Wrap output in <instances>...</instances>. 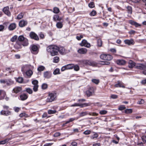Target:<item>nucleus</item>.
Instances as JSON below:
<instances>
[{"label":"nucleus","mask_w":146,"mask_h":146,"mask_svg":"<svg viewBox=\"0 0 146 146\" xmlns=\"http://www.w3.org/2000/svg\"><path fill=\"white\" fill-rule=\"evenodd\" d=\"M58 46L55 45H51L48 46L46 48L47 51L50 53L52 56L58 55Z\"/></svg>","instance_id":"obj_1"},{"label":"nucleus","mask_w":146,"mask_h":146,"mask_svg":"<svg viewBox=\"0 0 146 146\" xmlns=\"http://www.w3.org/2000/svg\"><path fill=\"white\" fill-rule=\"evenodd\" d=\"M56 93L55 92H49L48 96L46 100L47 102H51L55 100L56 97Z\"/></svg>","instance_id":"obj_2"},{"label":"nucleus","mask_w":146,"mask_h":146,"mask_svg":"<svg viewBox=\"0 0 146 146\" xmlns=\"http://www.w3.org/2000/svg\"><path fill=\"white\" fill-rule=\"evenodd\" d=\"M100 57L102 59L108 61H110L113 58L112 56L109 54H102L100 55Z\"/></svg>","instance_id":"obj_3"},{"label":"nucleus","mask_w":146,"mask_h":146,"mask_svg":"<svg viewBox=\"0 0 146 146\" xmlns=\"http://www.w3.org/2000/svg\"><path fill=\"white\" fill-rule=\"evenodd\" d=\"M135 68L141 70L146 69V62L144 63H137L135 66Z\"/></svg>","instance_id":"obj_4"},{"label":"nucleus","mask_w":146,"mask_h":146,"mask_svg":"<svg viewBox=\"0 0 146 146\" xmlns=\"http://www.w3.org/2000/svg\"><path fill=\"white\" fill-rule=\"evenodd\" d=\"M31 52L32 53L36 54L38 53L39 48L36 45H33L31 46Z\"/></svg>","instance_id":"obj_5"},{"label":"nucleus","mask_w":146,"mask_h":146,"mask_svg":"<svg viewBox=\"0 0 146 146\" xmlns=\"http://www.w3.org/2000/svg\"><path fill=\"white\" fill-rule=\"evenodd\" d=\"M86 94L87 97H90L92 96L94 93V89L93 87H90L86 91Z\"/></svg>","instance_id":"obj_6"},{"label":"nucleus","mask_w":146,"mask_h":146,"mask_svg":"<svg viewBox=\"0 0 146 146\" xmlns=\"http://www.w3.org/2000/svg\"><path fill=\"white\" fill-rule=\"evenodd\" d=\"M74 64H69L63 66L61 69V71H63L65 70L71 69L73 68Z\"/></svg>","instance_id":"obj_7"},{"label":"nucleus","mask_w":146,"mask_h":146,"mask_svg":"<svg viewBox=\"0 0 146 146\" xmlns=\"http://www.w3.org/2000/svg\"><path fill=\"white\" fill-rule=\"evenodd\" d=\"M91 104L90 103H84L83 104H79L78 103H76L72 105L71 106H80L81 108H83L90 106L91 105Z\"/></svg>","instance_id":"obj_8"},{"label":"nucleus","mask_w":146,"mask_h":146,"mask_svg":"<svg viewBox=\"0 0 146 146\" xmlns=\"http://www.w3.org/2000/svg\"><path fill=\"white\" fill-rule=\"evenodd\" d=\"M32 84L34 85L33 90L34 92H36L38 90V82L37 80H34L32 81Z\"/></svg>","instance_id":"obj_9"},{"label":"nucleus","mask_w":146,"mask_h":146,"mask_svg":"<svg viewBox=\"0 0 146 146\" xmlns=\"http://www.w3.org/2000/svg\"><path fill=\"white\" fill-rule=\"evenodd\" d=\"M80 46H84L87 48H89L91 46L90 44L88 43L86 40L84 39L82 41L80 44Z\"/></svg>","instance_id":"obj_10"},{"label":"nucleus","mask_w":146,"mask_h":146,"mask_svg":"<svg viewBox=\"0 0 146 146\" xmlns=\"http://www.w3.org/2000/svg\"><path fill=\"white\" fill-rule=\"evenodd\" d=\"M22 46L23 45L22 44V42L17 41L14 46V47L16 49H20L22 48Z\"/></svg>","instance_id":"obj_11"},{"label":"nucleus","mask_w":146,"mask_h":146,"mask_svg":"<svg viewBox=\"0 0 146 146\" xmlns=\"http://www.w3.org/2000/svg\"><path fill=\"white\" fill-rule=\"evenodd\" d=\"M30 37L36 40H38L39 38L37 35L33 32H31L29 34Z\"/></svg>","instance_id":"obj_12"},{"label":"nucleus","mask_w":146,"mask_h":146,"mask_svg":"<svg viewBox=\"0 0 146 146\" xmlns=\"http://www.w3.org/2000/svg\"><path fill=\"white\" fill-rule=\"evenodd\" d=\"M83 62L84 64L87 65H90L92 66H96V62L92 61L84 60Z\"/></svg>","instance_id":"obj_13"},{"label":"nucleus","mask_w":146,"mask_h":146,"mask_svg":"<svg viewBox=\"0 0 146 146\" xmlns=\"http://www.w3.org/2000/svg\"><path fill=\"white\" fill-rule=\"evenodd\" d=\"M59 52L61 54H65L66 52L65 51V48L62 46H58V52Z\"/></svg>","instance_id":"obj_14"},{"label":"nucleus","mask_w":146,"mask_h":146,"mask_svg":"<svg viewBox=\"0 0 146 146\" xmlns=\"http://www.w3.org/2000/svg\"><path fill=\"white\" fill-rule=\"evenodd\" d=\"M3 11L4 13L8 16L11 15V13L9 11V8L8 7H4L3 10Z\"/></svg>","instance_id":"obj_15"},{"label":"nucleus","mask_w":146,"mask_h":146,"mask_svg":"<svg viewBox=\"0 0 146 146\" xmlns=\"http://www.w3.org/2000/svg\"><path fill=\"white\" fill-rule=\"evenodd\" d=\"M125 44L129 45H133L135 43L133 39H131L130 40L126 39L124 41Z\"/></svg>","instance_id":"obj_16"},{"label":"nucleus","mask_w":146,"mask_h":146,"mask_svg":"<svg viewBox=\"0 0 146 146\" xmlns=\"http://www.w3.org/2000/svg\"><path fill=\"white\" fill-rule=\"evenodd\" d=\"M0 114L8 116L11 115V112L9 110H2L1 111Z\"/></svg>","instance_id":"obj_17"},{"label":"nucleus","mask_w":146,"mask_h":146,"mask_svg":"<svg viewBox=\"0 0 146 146\" xmlns=\"http://www.w3.org/2000/svg\"><path fill=\"white\" fill-rule=\"evenodd\" d=\"M51 73L49 71H46L44 73V77L47 79L50 78L51 76Z\"/></svg>","instance_id":"obj_18"},{"label":"nucleus","mask_w":146,"mask_h":146,"mask_svg":"<svg viewBox=\"0 0 146 146\" xmlns=\"http://www.w3.org/2000/svg\"><path fill=\"white\" fill-rule=\"evenodd\" d=\"M136 64L133 61L130 60L128 62V67L130 68H133L135 66Z\"/></svg>","instance_id":"obj_19"},{"label":"nucleus","mask_w":146,"mask_h":146,"mask_svg":"<svg viewBox=\"0 0 146 146\" xmlns=\"http://www.w3.org/2000/svg\"><path fill=\"white\" fill-rule=\"evenodd\" d=\"M27 21L22 20L20 21L19 23V25L21 27H23L27 25Z\"/></svg>","instance_id":"obj_20"},{"label":"nucleus","mask_w":146,"mask_h":146,"mask_svg":"<svg viewBox=\"0 0 146 146\" xmlns=\"http://www.w3.org/2000/svg\"><path fill=\"white\" fill-rule=\"evenodd\" d=\"M87 51L86 48H82L78 49V52L80 54H84L86 53Z\"/></svg>","instance_id":"obj_21"},{"label":"nucleus","mask_w":146,"mask_h":146,"mask_svg":"<svg viewBox=\"0 0 146 146\" xmlns=\"http://www.w3.org/2000/svg\"><path fill=\"white\" fill-rule=\"evenodd\" d=\"M22 90L21 87L19 86L16 87L13 90V92L15 93H18Z\"/></svg>","instance_id":"obj_22"},{"label":"nucleus","mask_w":146,"mask_h":146,"mask_svg":"<svg viewBox=\"0 0 146 146\" xmlns=\"http://www.w3.org/2000/svg\"><path fill=\"white\" fill-rule=\"evenodd\" d=\"M16 27V24L15 23H12L8 27V29L9 30L12 31L15 29Z\"/></svg>","instance_id":"obj_23"},{"label":"nucleus","mask_w":146,"mask_h":146,"mask_svg":"<svg viewBox=\"0 0 146 146\" xmlns=\"http://www.w3.org/2000/svg\"><path fill=\"white\" fill-rule=\"evenodd\" d=\"M6 94L3 90H0V100L3 99L5 97Z\"/></svg>","instance_id":"obj_24"},{"label":"nucleus","mask_w":146,"mask_h":146,"mask_svg":"<svg viewBox=\"0 0 146 146\" xmlns=\"http://www.w3.org/2000/svg\"><path fill=\"white\" fill-rule=\"evenodd\" d=\"M14 83V82L11 79H6L5 84L6 85L9 86L13 84Z\"/></svg>","instance_id":"obj_25"},{"label":"nucleus","mask_w":146,"mask_h":146,"mask_svg":"<svg viewBox=\"0 0 146 146\" xmlns=\"http://www.w3.org/2000/svg\"><path fill=\"white\" fill-rule=\"evenodd\" d=\"M28 98L27 95L25 94H21L20 96V98L21 100H24L27 99Z\"/></svg>","instance_id":"obj_26"},{"label":"nucleus","mask_w":146,"mask_h":146,"mask_svg":"<svg viewBox=\"0 0 146 146\" xmlns=\"http://www.w3.org/2000/svg\"><path fill=\"white\" fill-rule=\"evenodd\" d=\"M22 43L23 46H27L29 44L28 40L27 38H25L22 42Z\"/></svg>","instance_id":"obj_27"},{"label":"nucleus","mask_w":146,"mask_h":146,"mask_svg":"<svg viewBox=\"0 0 146 146\" xmlns=\"http://www.w3.org/2000/svg\"><path fill=\"white\" fill-rule=\"evenodd\" d=\"M53 19L54 21H60L61 19V18L59 17V16L58 15L56 14L53 16Z\"/></svg>","instance_id":"obj_28"},{"label":"nucleus","mask_w":146,"mask_h":146,"mask_svg":"<svg viewBox=\"0 0 146 146\" xmlns=\"http://www.w3.org/2000/svg\"><path fill=\"white\" fill-rule=\"evenodd\" d=\"M33 72L31 70H29L26 72V75L29 77H30L32 75Z\"/></svg>","instance_id":"obj_29"},{"label":"nucleus","mask_w":146,"mask_h":146,"mask_svg":"<svg viewBox=\"0 0 146 146\" xmlns=\"http://www.w3.org/2000/svg\"><path fill=\"white\" fill-rule=\"evenodd\" d=\"M93 133H94V134L93 135L90 136V138L92 139L98 137V135L97 133L93 132Z\"/></svg>","instance_id":"obj_30"},{"label":"nucleus","mask_w":146,"mask_h":146,"mask_svg":"<svg viewBox=\"0 0 146 146\" xmlns=\"http://www.w3.org/2000/svg\"><path fill=\"white\" fill-rule=\"evenodd\" d=\"M78 119V118H75V117H74V118H70V119H69L68 120L66 121L65 122V123L64 124L65 125V124H66L67 123H68L70 122H72V121H74V120H77Z\"/></svg>","instance_id":"obj_31"},{"label":"nucleus","mask_w":146,"mask_h":146,"mask_svg":"<svg viewBox=\"0 0 146 146\" xmlns=\"http://www.w3.org/2000/svg\"><path fill=\"white\" fill-rule=\"evenodd\" d=\"M11 139V138H7L3 140L0 141V145L4 144Z\"/></svg>","instance_id":"obj_32"},{"label":"nucleus","mask_w":146,"mask_h":146,"mask_svg":"<svg viewBox=\"0 0 146 146\" xmlns=\"http://www.w3.org/2000/svg\"><path fill=\"white\" fill-rule=\"evenodd\" d=\"M56 26L59 29H61L63 27V24L62 22H58L56 24Z\"/></svg>","instance_id":"obj_33"},{"label":"nucleus","mask_w":146,"mask_h":146,"mask_svg":"<svg viewBox=\"0 0 146 146\" xmlns=\"http://www.w3.org/2000/svg\"><path fill=\"white\" fill-rule=\"evenodd\" d=\"M132 112V110L131 109H127L125 110L124 112L126 114L131 113Z\"/></svg>","instance_id":"obj_34"},{"label":"nucleus","mask_w":146,"mask_h":146,"mask_svg":"<svg viewBox=\"0 0 146 146\" xmlns=\"http://www.w3.org/2000/svg\"><path fill=\"white\" fill-rule=\"evenodd\" d=\"M26 38H25L23 35H20L18 37V40L17 41H19L22 42Z\"/></svg>","instance_id":"obj_35"},{"label":"nucleus","mask_w":146,"mask_h":146,"mask_svg":"<svg viewBox=\"0 0 146 146\" xmlns=\"http://www.w3.org/2000/svg\"><path fill=\"white\" fill-rule=\"evenodd\" d=\"M45 67L43 66H39L37 68L38 71L40 72L43 71L45 69Z\"/></svg>","instance_id":"obj_36"},{"label":"nucleus","mask_w":146,"mask_h":146,"mask_svg":"<svg viewBox=\"0 0 146 146\" xmlns=\"http://www.w3.org/2000/svg\"><path fill=\"white\" fill-rule=\"evenodd\" d=\"M60 69L58 68H56L53 72V74L54 75H56L60 74Z\"/></svg>","instance_id":"obj_37"},{"label":"nucleus","mask_w":146,"mask_h":146,"mask_svg":"<svg viewBox=\"0 0 146 146\" xmlns=\"http://www.w3.org/2000/svg\"><path fill=\"white\" fill-rule=\"evenodd\" d=\"M17 38L18 37L17 35H15L11 38L10 40L12 42H15L17 40Z\"/></svg>","instance_id":"obj_38"},{"label":"nucleus","mask_w":146,"mask_h":146,"mask_svg":"<svg viewBox=\"0 0 146 146\" xmlns=\"http://www.w3.org/2000/svg\"><path fill=\"white\" fill-rule=\"evenodd\" d=\"M23 81V79L22 77H19L17 78L16 81L18 82L21 83H22Z\"/></svg>","instance_id":"obj_39"},{"label":"nucleus","mask_w":146,"mask_h":146,"mask_svg":"<svg viewBox=\"0 0 146 146\" xmlns=\"http://www.w3.org/2000/svg\"><path fill=\"white\" fill-rule=\"evenodd\" d=\"M126 61L124 60L119 59V65H124L125 64Z\"/></svg>","instance_id":"obj_40"},{"label":"nucleus","mask_w":146,"mask_h":146,"mask_svg":"<svg viewBox=\"0 0 146 146\" xmlns=\"http://www.w3.org/2000/svg\"><path fill=\"white\" fill-rule=\"evenodd\" d=\"M23 13H21L18 15L17 18V19H20L23 18Z\"/></svg>","instance_id":"obj_41"},{"label":"nucleus","mask_w":146,"mask_h":146,"mask_svg":"<svg viewBox=\"0 0 146 146\" xmlns=\"http://www.w3.org/2000/svg\"><path fill=\"white\" fill-rule=\"evenodd\" d=\"M88 114V113L87 111L82 112L80 113V117H83Z\"/></svg>","instance_id":"obj_42"},{"label":"nucleus","mask_w":146,"mask_h":146,"mask_svg":"<svg viewBox=\"0 0 146 146\" xmlns=\"http://www.w3.org/2000/svg\"><path fill=\"white\" fill-rule=\"evenodd\" d=\"M60 10L59 9L56 7H55L53 9V12L55 13H58L59 12Z\"/></svg>","instance_id":"obj_43"},{"label":"nucleus","mask_w":146,"mask_h":146,"mask_svg":"<svg viewBox=\"0 0 146 146\" xmlns=\"http://www.w3.org/2000/svg\"><path fill=\"white\" fill-rule=\"evenodd\" d=\"M127 11L128 13L131 14L132 12V8L130 6H128L127 7Z\"/></svg>","instance_id":"obj_44"},{"label":"nucleus","mask_w":146,"mask_h":146,"mask_svg":"<svg viewBox=\"0 0 146 146\" xmlns=\"http://www.w3.org/2000/svg\"><path fill=\"white\" fill-rule=\"evenodd\" d=\"M59 60V58L58 57L55 56L54 58L53 62L55 63L58 62Z\"/></svg>","instance_id":"obj_45"},{"label":"nucleus","mask_w":146,"mask_h":146,"mask_svg":"<svg viewBox=\"0 0 146 146\" xmlns=\"http://www.w3.org/2000/svg\"><path fill=\"white\" fill-rule=\"evenodd\" d=\"M56 112L55 110H48V113L49 114L55 113Z\"/></svg>","instance_id":"obj_46"},{"label":"nucleus","mask_w":146,"mask_h":146,"mask_svg":"<svg viewBox=\"0 0 146 146\" xmlns=\"http://www.w3.org/2000/svg\"><path fill=\"white\" fill-rule=\"evenodd\" d=\"M92 82L96 84H98L100 82V81L98 79H93L92 80Z\"/></svg>","instance_id":"obj_47"},{"label":"nucleus","mask_w":146,"mask_h":146,"mask_svg":"<svg viewBox=\"0 0 146 146\" xmlns=\"http://www.w3.org/2000/svg\"><path fill=\"white\" fill-rule=\"evenodd\" d=\"M88 6L90 8H93L95 7L94 3L93 2H90Z\"/></svg>","instance_id":"obj_48"},{"label":"nucleus","mask_w":146,"mask_h":146,"mask_svg":"<svg viewBox=\"0 0 146 146\" xmlns=\"http://www.w3.org/2000/svg\"><path fill=\"white\" fill-rule=\"evenodd\" d=\"M97 44L99 46H101L102 45V41L101 39H98L97 40Z\"/></svg>","instance_id":"obj_49"},{"label":"nucleus","mask_w":146,"mask_h":146,"mask_svg":"<svg viewBox=\"0 0 146 146\" xmlns=\"http://www.w3.org/2000/svg\"><path fill=\"white\" fill-rule=\"evenodd\" d=\"M96 12L95 11H92L90 13V15L91 16H94L96 15Z\"/></svg>","instance_id":"obj_50"},{"label":"nucleus","mask_w":146,"mask_h":146,"mask_svg":"<svg viewBox=\"0 0 146 146\" xmlns=\"http://www.w3.org/2000/svg\"><path fill=\"white\" fill-rule=\"evenodd\" d=\"M73 68L75 71H77L79 70V67L77 65H74V66Z\"/></svg>","instance_id":"obj_51"},{"label":"nucleus","mask_w":146,"mask_h":146,"mask_svg":"<svg viewBox=\"0 0 146 146\" xmlns=\"http://www.w3.org/2000/svg\"><path fill=\"white\" fill-rule=\"evenodd\" d=\"M107 113V111L105 110H101L100 111V113L101 115L106 114Z\"/></svg>","instance_id":"obj_52"},{"label":"nucleus","mask_w":146,"mask_h":146,"mask_svg":"<svg viewBox=\"0 0 146 146\" xmlns=\"http://www.w3.org/2000/svg\"><path fill=\"white\" fill-rule=\"evenodd\" d=\"M48 87L47 85L45 83L43 84L42 85V88L43 89H46Z\"/></svg>","instance_id":"obj_53"},{"label":"nucleus","mask_w":146,"mask_h":146,"mask_svg":"<svg viewBox=\"0 0 146 146\" xmlns=\"http://www.w3.org/2000/svg\"><path fill=\"white\" fill-rule=\"evenodd\" d=\"M26 91L29 94H31L33 93L32 90L30 88H27L26 90Z\"/></svg>","instance_id":"obj_54"},{"label":"nucleus","mask_w":146,"mask_h":146,"mask_svg":"<svg viewBox=\"0 0 146 146\" xmlns=\"http://www.w3.org/2000/svg\"><path fill=\"white\" fill-rule=\"evenodd\" d=\"M91 131L90 130H86L83 132V133L86 135L90 134L91 133Z\"/></svg>","instance_id":"obj_55"},{"label":"nucleus","mask_w":146,"mask_h":146,"mask_svg":"<svg viewBox=\"0 0 146 146\" xmlns=\"http://www.w3.org/2000/svg\"><path fill=\"white\" fill-rule=\"evenodd\" d=\"M142 139L143 143L146 144V136H143L142 137Z\"/></svg>","instance_id":"obj_56"},{"label":"nucleus","mask_w":146,"mask_h":146,"mask_svg":"<svg viewBox=\"0 0 146 146\" xmlns=\"http://www.w3.org/2000/svg\"><path fill=\"white\" fill-rule=\"evenodd\" d=\"M13 109L16 112H18L20 109V108L18 107H15Z\"/></svg>","instance_id":"obj_57"},{"label":"nucleus","mask_w":146,"mask_h":146,"mask_svg":"<svg viewBox=\"0 0 146 146\" xmlns=\"http://www.w3.org/2000/svg\"><path fill=\"white\" fill-rule=\"evenodd\" d=\"M125 108V107L124 105H121L119 106V110H122Z\"/></svg>","instance_id":"obj_58"},{"label":"nucleus","mask_w":146,"mask_h":146,"mask_svg":"<svg viewBox=\"0 0 146 146\" xmlns=\"http://www.w3.org/2000/svg\"><path fill=\"white\" fill-rule=\"evenodd\" d=\"M77 143L75 142H72L70 144V146H77Z\"/></svg>","instance_id":"obj_59"},{"label":"nucleus","mask_w":146,"mask_h":146,"mask_svg":"<svg viewBox=\"0 0 146 146\" xmlns=\"http://www.w3.org/2000/svg\"><path fill=\"white\" fill-rule=\"evenodd\" d=\"M144 102V101L143 99H141L140 101H138L137 104H142Z\"/></svg>","instance_id":"obj_60"},{"label":"nucleus","mask_w":146,"mask_h":146,"mask_svg":"<svg viewBox=\"0 0 146 146\" xmlns=\"http://www.w3.org/2000/svg\"><path fill=\"white\" fill-rule=\"evenodd\" d=\"M83 36L82 35H80V36H77L76 37V38L78 40H80L81 38H82Z\"/></svg>","instance_id":"obj_61"},{"label":"nucleus","mask_w":146,"mask_h":146,"mask_svg":"<svg viewBox=\"0 0 146 146\" xmlns=\"http://www.w3.org/2000/svg\"><path fill=\"white\" fill-rule=\"evenodd\" d=\"M111 97L112 99H115L117 98L118 96L112 94L111 95Z\"/></svg>","instance_id":"obj_62"},{"label":"nucleus","mask_w":146,"mask_h":146,"mask_svg":"<svg viewBox=\"0 0 146 146\" xmlns=\"http://www.w3.org/2000/svg\"><path fill=\"white\" fill-rule=\"evenodd\" d=\"M102 64L103 65H108L110 64V62H102Z\"/></svg>","instance_id":"obj_63"},{"label":"nucleus","mask_w":146,"mask_h":146,"mask_svg":"<svg viewBox=\"0 0 146 146\" xmlns=\"http://www.w3.org/2000/svg\"><path fill=\"white\" fill-rule=\"evenodd\" d=\"M39 35L41 38H43L44 37V35L42 32L40 33L39 34Z\"/></svg>","instance_id":"obj_64"}]
</instances>
